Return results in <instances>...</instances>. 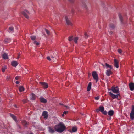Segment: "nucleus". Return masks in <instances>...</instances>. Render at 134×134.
I'll use <instances>...</instances> for the list:
<instances>
[{
    "instance_id": "nucleus-8",
    "label": "nucleus",
    "mask_w": 134,
    "mask_h": 134,
    "mask_svg": "<svg viewBox=\"0 0 134 134\" xmlns=\"http://www.w3.org/2000/svg\"><path fill=\"white\" fill-rule=\"evenodd\" d=\"M110 95L111 96L112 98L114 99L116 98H117L118 96V94L115 95L113 94L111 92H109Z\"/></svg>"
},
{
    "instance_id": "nucleus-26",
    "label": "nucleus",
    "mask_w": 134,
    "mask_h": 134,
    "mask_svg": "<svg viewBox=\"0 0 134 134\" xmlns=\"http://www.w3.org/2000/svg\"><path fill=\"white\" fill-rule=\"evenodd\" d=\"M119 16L121 21L122 22L123 21V18L122 16L120 14H119Z\"/></svg>"
},
{
    "instance_id": "nucleus-14",
    "label": "nucleus",
    "mask_w": 134,
    "mask_h": 134,
    "mask_svg": "<svg viewBox=\"0 0 134 134\" xmlns=\"http://www.w3.org/2000/svg\"><path fill=\"white\" fill-rule=\"evenodd\" d=\"M42 115L45 119H47L48 116L47 112L46 111H44L42 113Z\"/></svg>"
},
{
    "instance_id": "nucleus-55",
    "label": "nucleus",
    "mask_w": 134,
    "mask_h": 134,
    "mask_svg": "<svg viewBox=\"0 0 134 134\" xmlns=\"http://www.w3.org/2000/svg\"><path fill=\"white\" fill-rule=\"evenodd\" d=\"M60 104V105H62V104H60H60Z\"/></svg>"
},
{
    "instance_id": "nucleus-54",
    "label": "nucleus",
    "mask_w": 134,
    "mask_h": 134,
    "mask_svg": "<svg viewBox=\"0 0 134 134\" xmlns=\"http://www.w3.org/2000/svg\"><path fill=\"white\" fill-rule=\"evenodd\" d=\"M23 102L24 103H25V102L24 101V100H23Z\"/></svg>"
},
{
    "instance_id": "nucleus-51",
    "label": "nucleus",
    "mask_w": 134,
    "mask_h": 134,
    "mask_svg": "<svg viewBox=\"0 0 134 134\" xmlns=\"http://www.w3.org/2000/svg\"><path fill=\"white\" fill-rule=\"evenodd\" d=\"M19 55H18V57H17V58L18 59H19Z\"/></svg>"
},
{
    "instance_id": "nucleus-21",
    "label": "nucleus",
    "mask_w": 134,
    "mask_h": 134,
    "mask_svg": "<svg viewBox=\"0 0 134 134\" xmlns=\"http://www.w3.org/2000/svg\"><path fill=\"white\" fill-rule=\"evenodd\" d=\"M77 128L76 126L73 127L72 128V131L73 132H75L76 131Z\"/></svg>"
},
{
    "instance_id": "nucleus-15",
    "label": "nucleus",
    "mask_w": 134,
    "mask_h": 134,
    "mask_svg": "<svg viewBox=\"0 0 134 134\" xmlns=\"http://www.w3.org/2000/svg\"><path fill=\"white\" fill-rule=\"evenodd\" d=\"M30 99L31 100H34L36 98V96L34 94H31L30 95Z\"/></svg>"
},
{
    "instance_id": "nucleus-7",
    "label": "nucleus",
    "mask_w": 134,
    "mask_h": 134,
    "mask_svg": "<svg viewBox=\"0 0 134 134\" xmlns=\"http://www.w3.org/2000/svg\"><path fill=\"white\" fill-rule=\"evenodd\" d=\"M114 66L117 68H119V62L118 60L116 59H114Z\"/></svg>"
},
{
    "instance_id": "nucleus-40",
    "label": "nucleus",
    "mask_w": 134,
    "mask_h": 134,
    "mask_svg": "<svg viewBox=\"0 0 134 134\" xmlns=\"http://www.w3.org/2000/svg\"><path fill=\"white\" fill-rule=\"evenodd\" d=\"M85 37L86 38H87L88 37V35L86 33H85Z\"/></svg>"
},
{
    "instance_id": "nucleus-45",
    "label": "nucleus",
    "mask_w": 134,
    "mask_h": 134,
    "mask_svg": "<svg viewBox=\"0 0 134 134\" xmlns=\"http://www.w3.org/2000/svg\"><path fill=\"white\" fill-rule=\"evenodd\" d=\"M70 2H71L72 3H73L74 2V0H69Z\"/></svg>"
},
{
    "instance_id": "nucleus-25",
    "label": "nucleus",
    "mask_w": 134,
    "mask_h": 134,
    "mask_svg": "<svg viewBox=\"0 0 134 134\" xmlns=\"http://www.w3.org/2000/svg\"><path fill=\"white\" fill-rule=\"evenodd\" d=\"M78 39V38L77 37H74V41L76 43H77V41Z\"/></svg>"
},
{
    "instance_id": "nucleus-2",
    "label": "nucleus",
    "mask_w": 134,
    "mask_h": 134,
    "mask_svg": "<svg viewBox=\"0 0 134 134\" xmlns=\"http://www.w3.org/2000/svg\"><path fill=\"white\" fill-rule=\"evenodd\" d=\"M109 29L108 30V31L110 34L112 33V32L111 30H113L115 28V26L113 24H111L109 25Z\"/></svg>"
},
{
    "instance_id": "nucleus-27",
    "label": "nucleus",
    "mask_w": 134,
    "mask_h": 134,
    "mask_svg": "<svg viewBox=\"0 0 134 134\" xmlns=\"http://www.w3.org/2000/svg\"><path fill=\"white\" fill-rule=\"evenodd\" d=\"M49 131L50 132L52 133H53L54 132L53 129L50 127H49Z\"/></svg>"
},
{
    "instance_id": "nucleus-52",
    "label": "nucleus",
    "mask_w": 134,
    "mask_h": 134,
    "mask_svg": "<svg viewBox=\"0 0 134 134\" xmlns=\"http://www.w3.org/2000/svg\"><path fill=\"white\" fill-rule=\"evenodd\" d=\"M14 106L16 108H17V106H16V105H14Z\"/></svg>"
},
{
    "instance_id": "nucleus-30",
    "label": "nucleus",
    "mask_w": 134,
    "mask_h": 134,
    "mask_svg": "<svg viewBox=\"0 0 134 134\" xmlns=\"http://www.w3.org/2000/svg\"><path fill=\"white\" fill-rule=\"evenodd\" d=\"M82 6L83 7L86 8L87 6L85 4V2H82Z\"/></svg>"
},
{
    "instance_id": "nucleus-1",
    "label": "nucleus",
    "mask_w": 134,
    "mask_h": 134,
    "mask_svg": "<svg viewBox=\"0 0 134 134\" xmlns=\"http://www.w3.org/2000/svg\"><path fill=\"white\" fill-rule=\"evenodd\" d=\"M55 130L57 132L61 133L65 130L66 126L62 122H60L54 127Z\"/></svg>"
},
{
    "instance_id": "nucleus-29",
    "label": "nucleus",
    "mask_w": 134,
    "mask_h": 134,
    "mask_svg": "<svg viewBox=\"0 0 134 134\" xmlns=\"http://www.w3.org/2000/svg\"><path fill=\"white\" fill-rule=\"evenodd\" d=\"M31 39L32 40H34L35 39L36 37L35 36H30Z\"/></svg>"
},
{
    "instance_id": "nucleus-33",
    "label": "nucleus",
    "mask_w": 134,
    "mask_h": 134,
    "mask_svg": "<svg viewBox=\"0 0 134 134\" xmlns=\"http://www.w3.org/2000/svg\"><path fill=\"white\" fill-rule=\"evenodd\" d=\"M92 75H98V74L95 71H93L92 73Z\"/></svg>"
},
{
    "instance_id": "nucleus-42",
    "label": "nucleus",
    "mask_w": 134,
    "mask_h": 134,
    "mask_svg": "<svg viewBox=\"0 0 134 134\" xmlns=\"http://www.w3.org/2000/svg\"><path fill=\"white\" fill-rule=\"evenodd\" d=\"M19 78L20 77L18 76H17L15 77V79L17 80L19 79Z\"/></svg>"
},
{
    "instance_id": "nucleus-13",
    "label": "nucleus",
    "mask_w": 134,
    "mask_h": 134,
    "mask_svg": "<svg viewBox=\"0 0 134 134\" xmlns=\"http://www.w3.org/2000/svg\"><path fill=\"white\" fill-rule=\"evenodd\" d=\"M111 70H107L106 71V74L107 75H110L112 74V72L111 71Z\"/></svg>"
},
{
    "instance_id": "nucleus-49",
    "label": "nucleus",
    "mask_w": 134,
    "mask_h": 134,
    "mask_svg": "<svg viewBox=\"0 0 134 134\" xmlns=\"http://www.w3.org/2000/svg\"><path fill=\"white\" fill-rule=\"evenodd\" d=\"M67 113V111H64L63 113L64 114H66Z\"/></svg>"
},
{
    "instance_id": "nucleus-3",
    "label": "nucleus",
    "mask_w": 134,
    "mask_h": 134,
    "mask_svg": "<svg viewBox=\"0 0 134 134\" xmlns=\"http://www.w3.org/2000/svg\"><path fill=\"white\" fill-rule=\"evenodd\" d=\"M111 90L114 93L117 94L119 93L118 88L117 87L113 86L112 87Z\"/></svg>"
},
{
    "instance_id": "nucleus-20",
    "label": "nucleus",
    "mask_w": 134,
    "mask_h": 134,
    "mask_svg": "<svg viewBox=\"0 0 134 134\" xmlns=\"http://www.w3.org/2000/svg\"><path fill=\"white\" fill-rule=\"evenodd\" d=\"M14 28L12 27H9L8 30L9 32L10 33H12L14 31Z\"/></svg>"
},
{
    "instance_id": "nucleus-4",
    "label": "nucleus",
    "mask_w": 134,
    "mask_h": 134,
    "mask_svg": "<svg viewBox=\"0 0 134 134\" xmlns=\"http://www.w3.org/2000/svg\"><path fill=\"white\" fill-rule=\"evenodd\" d=\"M130 117L131 119L133 120L134 119V106L132 107V111L130 114Z\"/></svg>"
},
{
    "instance_id": "nucleus-38",
    "label": "nucleus",
    "mask_w": 134,
    "mask_h": 134,
    "mask_svg": "<svg viewBox=\"0 0 134 134\" xmlns=\"http://www.w3.org/2000/svg\"><path fill=\"white\" fill-rule=\"evenodd\" d=\"M75 9L72 8L71 9V13L72 14H73L75 13Z\"/></svg>"
},
{
    "instance_id": "nucleus-11",
    "label": "nucleus",
    "mask_w": 134,
    "mask_h": 134,
    "mask_svg": "<svg viewBox=\"0 0 134 134\" xmlns=\"http://www.w3.org/2000/svg\"><path fill=\"white\" fill-rule=\"evenodd\" d=\"M40 83H41V85L44 88H47L48 87V85L46 83L43 82H40Z\"/></svg>"
},
{
    "instance_id": "nucleus-37",
    "label": "nucleus",
    "mask_w": 134,
    "mask_h": 134,
    "mask_svg": "<svg viewBox=\"0 0 134 134\" xmlns=\"http://www.w3.org/2000/svg\"><path fill=\"white\" fill-rule=\"evenodd\" d=\"M118 51L119 53L120 54H121L122 53V50L120 49H118Z\"/></svg>"
},
{
    "instance_id": "nucleus-56",
    "label": "nucleus",
    "mask_w": 134,
    "mask_h": 134,
    "mask_svg": "<svg viewBox=\"0 0 134 134\" xmlns=\"http://www.w3.org/2000/svg\"><path fill=\"white\" fill-rule=\"evenodd\" d=\"M30 134H34L32 133H30Z\"/></svg>"
},
{
    "instance_id": "nucleus-18",
    "label": "nucleus",
    "mask_w": 134,
    "mask_h": 134,
    "mask_svg": "<svg viewBox=\"0 0 134 134\" xmlns=\"http://www.w3.org/2000/svg\"><path fill=\"white\" fill-rule=\"evenodd\" d=\"M3 58L4 59H8V56L7 54L6 53H4L2 55Z\"/></svg>"
},
{
    "instance_id": "nucleus-24",
    "label": "nucleus",
    "mask_w": 134,
    "mask_h": 134,
    "mask_svg": "<svg viewBox=\"0 0 134 134\" xmlns=\"http://www.w3.org/2000/svg\"><path fill=\"white\" fill-rule=\"evenodd\" d=\"M99 109L100 111L101 112H103V111H104V107L103 106L100 107Z\"/></svg>"
},
{
    "instance_id": "nucleus-48",
    "label": "nucleus",
    "mask_w": 134,
    "mask_h": 134,
    "mask_svg": "<svg viewBox=\"0 0 134 134\" xmlns=\"http://www.w3.org/2000/svg\"><path fill=\"white\" fill-rule=\"evenodd\" d=\"M51 57L52 58H54L55 57V56H53V55H51Z\"/></svg>"
},
{
    "instance_id": "nucleus-44",
    "label": "nucleus",
    "mask_w": 134,
    "mask_h": 134,
    "mask_svg": "<svg viewBox=\"0 0 134 134\" xmlns=\"http://www.w3.org/2000/svg\"><path fill=\"white\" fill-rule=\"evenodd\" d=\"M95 99L96 100H98L99 99V96H97L95 97Z\"/></svg>"
},
{
    "instance_id": "nucleus-32",
    "label": "nucleus",
    "mask_w": 134,
    "mask_h": 134,
    "mask_svg": "<svg viewBox=\"0 0 134 134\" xmlns=\"http://www.w3.org/2000/svg\"><path fill=\"white\" fill-rule=\"evenodd\" d=\"M73 36H70L68 38V40L69 41H71L73 40Z\"/></svg>"
},
{
    "instance_id": "nucleus-22",
    "label": "nucleus",
    "mask_w": 134,
    "mask_h": 134,
    "mask_svg": "<svg viewBox=\"0 0 134 134\" xmlns=\"http://www.w3.org/2000/svg\"><path fill=\"white\" fill-rule=\"evenodd\" d=\"M114 113V112L113 110H110L109 111L108 113V115L110 116H112L113 115Z\"/></svg>"
},
{
    "instance_id": "nucleus-50",
    "label": "nucleus",
    "mask_w": 134,
    "mask_h": 134,
    "mask_svg": "<svg viewBox=\"0 0 134 134\" xmlns=\"http://www.w3.org/2000/svg\"><path fill=\"white\" fill-rule=\"evenodd\" d=\"M62 116L63 117L64 116V114L63 113V114L62 115Z\"/></svg>"
},
{
    "instance_id": "nucleus-31",
    "label": "nucleus",
    "mask_w": 134,
    "mask_h": 134,
    "mask_svg": "<svg viewBox=\"0 0 134 134\" xmlns=\"http://www.w3.org/2000/svg\"><path fill=\"white\" fill-rule=\"evenodd\" d=\"M11 117L15 121L16 120V117L13 114H11Z\"/></svg>"
},
{
    "instance_id": "nucleus-35",
    "label": "nucleus",
    "mask_w": 134,
    "mask_h": 134,
    "mask_svg": "<svg viewBox=\"0 0 134 134\" xmlns=\"http://www.w3.org/2000/svg\"><path fill=\"white\" fill-rule=\"evenodd\" d=\"M6 69V67H3L2 69V71L3 72H4L5 70Z\"/></svg>"
},
{
    "instance_id": "nucleus-10",
    "label": "nucleus",
    "mask_w": 134,
    "mask_h": 134,
    "mask_svg": "<svg viewBox=\"0 0 134 134\" xmlns=\"http://www.w3.org/2000/svg\"><path fill=\"white\" fill-rule=\"evenodd\" d=\"M18 64L17 62L15 61H13L11 63L12 65L14 67H16L18 65Z\"/></svg>"
},
{
    "instance_id": "nucleus-28",
    "label": "nucleus",
    "mask_w": 134,
    "mask_h": 134,
    "mask_svg": "<svg viewBox=\"0 0 134 134\" xmlns=\"http://www.w3.org/2000/svg\"><path fill=\"white\" fill-rule=\"evenodd\" d=\"M94 79L95 80L96 82H97L98 80V76H93Z\"/></svg>"
},
{
    "instance_id": "nucleus-6",
    "label": "nucleus",
    "mask_w": 134,
    "mask_h": 134,
    "mask_svg": "<svg viewBox=\"0 0 134 134\" xmlns=\"http://www.w3.org/2000/svg\"><path fill=\"white\" fill-rule=\"evenodd\" d=\"M65 19L67 24L68 25L72 26V23L70 21L68 17L67 16H65Z\"/></svg>"
},
{
    "instance_id": "nucleus-19",
    "label": "nucleus",
    "mask_w": 134,
    "mask_h": 134,
    "mask_svg": "<svg viewBox=\"0 0 134 134\" xmlns=\"http://www.w3.org/2000/svg\"><path fill=\"white\" fill-rule=\"evenodd\" d=\"M40 100L41 102L43 103H46L47 102L46 100L42 97L40 98Z\"/></svg>"
},
{
    "instance_id": "nucleus-41",
    "label": "nucleus",
    "mask_w": 134,
    "mask_h": 134,
    "mask_svg": "<svg viewBox=\"0 0 134 134\" xmlns=\"http://www.w3.org/2000/svg\"><path fill=\"white\" fill-rule=\"evenodd\" d=\"M49 61H50L51 60V59L50 58V57L49 56H47L46 58Z\"/></svg>"
},
{
    "instance_id": "nucleus-17",
    "label": "nucleus",
    "mask_w": 134,
    "mask_h": 134,
    "mask_svg": "<svg viewBox=\"0 0 134 134\" xmlns=\"http://www.w3.org/2000/svg\"><path fill=\"white\" fill-rule=\"evenodd\" d=\"M11 41L10 38H6L5 39L4 42L5 43H7L10 42Z\"/></svg>"
},
{
    "instance_id": "nucleus-53",
    "label": "nucleus",
    "mask_w": 134,
    "mask_h": 134,
    "mask_svg": "<svg viewBox=\"0 0 134 134\" xmlns=\"http://www.w3.org/2000/svg\"><path fill=\"white\" fill-rule=\"evenodd\" d=\"M102 66H104V65H103V64H102Z\"/></svg>"
},
{
    "instance_id": "nucleus-12",
    "label": "nucleus",
    "mask_w": 134,
    "mask_h": 134,
    "mask_svg": "<svg viewBox=\"0 0 134 134\" xmlns=\"http://www.w3.org/2000/svg\"><path fill=\"white\" fill-rule=\"evenodd\" d=\"M129 87L130 90L131 91H133L134 90V83H130L129 85Z\"/></svg>"
},
{
    "instance_id": "nucleus-46",
    "label": "nucleus",
    "mask_w": 134,
    "mask_h": 134,
    "mask_svg": "<svg viewBox=\"0 0 134 134\" xmlns=\"http://www.w3.org/2000/svg\"><path fill=\"white\" fill-rule=\"evenodd\" d=\"M99 111H100L99 109H97L96 110V111L97 112H98Z\"/></svg>"
},
{
    "instance_id": "nucleus-23",
    "label": "nucleus",
    "mask_w": 134,
    "mask_h": 134,
    "mask_svg": "<svg viewBox=\"0 0 134 134\" xmlns=\"http://www.w3.org/2000/svg\"><path fill=\"white\" fill-rule=\"evenodd\" d=\"M19 90L20 92H23L24 90V88L22 86H20L19 88Z\"/></svg>"
},
{
    "instance_id": "nucleus-57",
    "label": "nucleus",
    "mask_w": 134,
    "mask_h": 134,
    "mask_svg": "<svg viewBox=\"0 0 134 134\" xmlns=\"http://www.w3.org/2000/svg\"><path fill=\"white\" fill-rule=\"evenodd\" d=\"M111 90L110 89L109 90Z\"/></svg>"
},
{
    "instance_id": "nucleus-9",
    "label": "nucleus",
    "mask_w": 134,
    "mask_h": 134,
    "mask_svg": "<svg viewBox=\"0 0 134 134\" xmlns=\"http://www.w3.org/2000/svg\"><path fill=\"white\" fill-rule=\"evenodd\" d=\"M105 66L107 70H111L113 68L111 65H109L107 63H105Z\"/></svg>"
},
{
    "instance_id": "nucleus-5",
    "label": "nucleus",
    "mask_w": 134,
    "mask_h": 134,
    "mask_svg": "<svg viewBox=\"0 0 134 134\" xmlns=\"http://www.w3.org/2000/svg\"><path fill=\"white\" fill-rule=\"evenodd\" d=\"M22 14L26 18L28 19L29 17L28 15L29 14V12L26 10H25L24 11L22 12Z\"/></svg>"
},
{
    "instance_id": "nucleus-43",
    "label": "nucleus",
    "mask_w": 134,
    "mask_h": 134,
    "mask_svg": "<svg viewBox=\"0 0 134 134\" xmlns=\"http://www.w3.org/2000/svg\"><path fill=\"white\" fill-rule=\"evenodd\" d=\"M104 114L106 115L107 114V112L106 111H103V112H102Z\"/></svg>"
},
{
    "instance_id": "nucleus-16",
    "label": "nucleus",
    "mask_w": 134,
    "mask_h": 134,
    "mask_svg": "<svg viewBox=\"0 0 134 134\" xmlns=\"http://www.w3.org/2000/svg\"><path fill=\"white\" fill-rule=\"evenodd\" d=\"M91 85L92 83L91 82H90L88 84V85L87 87V90L88 91H89L91 89Z\"/></svg>"
},
{
    "instance_id": "nucleus-47",
    "label": "nucleus",
    "mask_w": 134,
    "mask_h": 134,
    "mask_svg": "<svg viewBox=\"0 0 134 134\" xmlns=\"http://www.w3.org/2000/svg\"><path fill=\"white\" fill-rule=\"evenodd\" d=\"M15 83L16 84H18L19 83V81H16L15 82Z\"/></svg>"
},
{
    "instance_id": "nucleus-34",
    "label": "nucleus",
    "mask_w": 134,
    "mask_h": 134,
    "mask_svg": "<svg viewBox=\"0 0 134 134\" xmlns=\"http://www.w3.org/2000/svg\"><path fill=\"white\" fill-rule=\"evenodd\" d=\"M22 123L23 124L25 125H26L27 124V122H26V121L25 120L23 121Z\"/></svg>"
},
{
    "instance_id": "nucleus-36",
    "label": "nucleus",
    "mask_w": 134,
    "mask_h": 134,
    "mask_svg": "<svg viewBox=\"0 0 134 134\" xmlns=\"http://www.w3.org/2000/svg\"><path fill=\"white\" fill-rule=\"evenodd\" d=\"M45 31H46V33H47V34H48V35L49 34L50 32L48 30H47L46 29H45Z\"/></svg>"
},
{
    "instance_id": "nucleus-39",
    "label": "nucleus",
    "mask_w": 134,
    "mask_h": 134,
    "mask_svg": "<svg viewBox=\"0 0 134 134\" xmlns=\"http://www.w3.org/2000/svg\"><path fill=\"white\" fill-rule=\"evenodd\" d=\"M34 43L36 44L37 45H38L39 44V43L38 42H37V41H34Z\"/></svg>"
}]
</instances>
